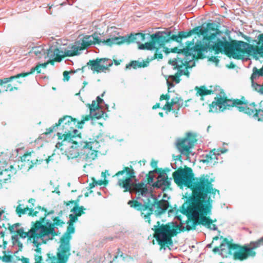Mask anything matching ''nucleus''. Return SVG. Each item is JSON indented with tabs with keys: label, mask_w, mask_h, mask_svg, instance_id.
<instances>
[{
	"label": "nucleus",
	"mask_w": 263,
	"mask_h": 263,
	"mask_svg": "<svg viewBox=\"0 0 263 263\" xmlns=\"http://www.w3.org/2000/svg\"><path fill=\"white\" fill-rule=\"evenodd\" d=\"M53 223L48 224L49 229L51 232V235L52 237H53L57 235L54 228L55 226H62L64 222L61 220L58 217H55L53 219ZM52 238H51L52 239Z\"/></svg>",
	"instance_id": "nucleus-21"
},
{
	"label": "nucleus",
	"mask_w": 263,
	"mask_h": 263,
	"mask_svg": "<svg viewBox=\"0 0 263 263\" xmlns=\"http://www.w3.org/2000/svg\"><path fill=\"white\" fill-rule=\"evenodd\" d=\"M95 142H84L81 139L79 141L73 142V145H71L70 149L68 152V157L69 159H73L77 158L80 155L79 150L81 148L88 149V152L87 153L86 158L89 159L94 160L97 156L98 151L92 150V145Z\"/></svg>",
	"instance_id": "nucleus-11"
},
{
	"label": "nucleus",
	"mask_w": 263,
	"mask_h": 263,
	"mask_svg": "<svg viewBox=\"0 0 263 263\" xmlns=\"http://www.w3.org/2000/svg\"><path fill=\"white\" fill-rule=\"evenodd\" d=\"M92 182L89 184V189H92L95 186L99 185H101L102 184L106 185L108 183V181L106 179L104 180H96L94 178H92Z\"/></svg>",
	"instance_id": "nucleus-29"
},
{
	"label": "nucleus",
	"mask_w": 263,
	"mask_h": 263,
	"mask_svg": "<svg viewBox=\"0 0 263 263\" xmlns=\"http://www.w3.org/2000/svg\"><path fill=\"white\" fill-rule=\"evenodd\" d=\"M160 107V104L159 103H157L155 105L152 107L153 109H156Z\"/></svg>",
	"instance_id": "nucleus-57"
},
{
	"label": "nucleus",
	"mask_w": 263,
	"mask_h": 263,
	"mask_svg": "<svg viewBox=\"0 0 263 263\" xmlns=\"http://www.w3.org/2000/svg\"><path fill=\"white\" fill-rule=\"evenodd\" d=\"M58 127H59V125H58V123H56L52 126L47 128L46 129V132H45V134L48 135L49 134H51L53 131H55Z\"/></svg>",
	"instance_id": "nucleus-41"
},
{
	"label": "nucleus",
	"mask_w": 263,
	"mask_h": 263,
	"mask_svg": "<svg viewBox=\"0 0 263 263\" xmlns=\"http://www.w3.org/2000/svg\"><path fill=\"white\" fill-rule=\"evenodd\" d=\"M68 51H71V50H65L64 54H63V51L60 50L58 48H55L53 51V55H51V56L54 57V58L53 60H50V63L53 64L54 62H60L65 57H69V55H66Z\"/></svg>",
	"instance_id": "nucleus-20"
},
{
	"label": "nucleus",
	"mask_w": 263,
	"mask_h": 263,
	"mask_svg": "<svg viewBox=\"0 0 263 263\" xmlns=\"http://www.w3.org/2000/svg\"><path fill=\"white\" fill-rule=\"evenodd\" d=\"M30 52L34 53L37 58L40 59L44 53V50L42 47H34L32 48Z\"/></svg>",
	"instance_id": "nucleus-28"
},
{
	"label": "nucleus",
	"mask_w": 263,
	"mask_h": 263,
	"mask_svg": "<svg viewBox=\"0 0 263 263\" xmlns=\"http://www.w3.org/2000/svg\"><path fill=\"white\" fill-rule=\"evenodd\" d=\"M0 236H1V237L3 238L5 236V232H0Z\"/></svg>",
	"instance_id": "nucleus-64"
},
{
	"label": "nucleus",
	"mask_w": 263,
	"mask_h": 263,
	"mask_svg": "<svg viewBox=\"0 0 263 263\" xmlns=\"http://www.w3.org/2000/svg\"><path fill=\"white\" fill-rule=\"evenodd\" d=\"M19 79H16V83L13 85L12 84H8L5 83L3 84V89L2 91H12L14 89L17 90L18 88V86L22 83V82L18 80Z\"/></svg>",
	"instance_id": "nucleus-24"
},
{
	"label": "nucleus",
	"mask_w": 263,
	"mask_h": 263,
	"mask_svg": "<svg viewBox=\"0 0 263 263\" xmlns=\"http://www.w3.org/2000/svg\"><path fill=\"white\" fill-rule=\"evenodd\" d=\"M81 216V213H79L77 214H70L69 215V220L68 221L67 223H70L73 224V223L77 220L78 217Z\"/></svg>",
	"instance_id": "nucleus-40"
},
{
	"label": "nucleus",
	"mask_w": 263,
	"mask_h": 263,
	"mask_svg": "<svg viewBox=\"0 0 263 263\" xmlns=\"http://www.w3.org/2000/svg\"><path fill=\"white\" fill-rule=\"evenodd\" d=\"M104 112L100 108L97 109L96 111L93 112V114H91L92 118L99 119L103 117Z\"/></svg>",
	"instance_id": "nucleus-34"
},
{
	"label": "nucleus",
	"mask_w": 263,
	"mask_h": 263,
	"mask_svg": "<svg viewBox=\"0 0 263 263\" xmlns=\"http://www.w3.org/2000/svg\"><path fill=\"white\" fill-rule=\"evenodd\" d=\"M173 177L179 186L187 187L192 193L180 207L181 212L187 216L185 226H182V221L180 224L173 222L160 224V221H157V225L154 226V237L161 249H164L173 245L172 237L180 232L195 230L198 225L201 224L212 230H217L213 220L207 216L211 213L212 198H215L216 193L220 194V191L213 187L214 179L204 174L195 177L192 169L189 167L179 168L173 173ZM178 218L181 221L179 217Z\"/></svg>",
	"instance_id": "nucleus-1"
},
{
	"label": "nucleus",
	"mask_w": 263,
	"mask_h": 263,
	"mask_svg": "<svg viewBox=\"0 0 263 263\" xmlns=\"http://www.w3.org/2000/svg\"><path fill=\"white\" fill-rule=\"evenodd\" d=\"M79 200V199L76 200H71L67 201L65 203L66 205L67 206L70 205V203H74V206L71 209V211L75 213V214H77L79 213H81V216L82 214L84 213L83 212V210H85L84 208L82 206H78V202Z\"/></svg>",
	"instance_id": "nucleus-23"
},
{
	"label": "nucleus",
	"mask_w": 263,
	"mask_h": 263,
	"mask_svg": "<svg viewBox=\"0 0 263 263\" xmlns=\"http://www.w3.org/2000/svg\"><path fill=\"white\" fill-rule=\"evenodd\" d=\"M118 254H119V255H120V256H121V257L122 256V255H123V253L121 252V251H120V249H118Z\"/></svg>",
	"instance_id": "nucleus-63"
},
{
	"label": "nucleus",
	"mask_w": 263,
	"mask_h": 263,
	"mask_svg": "<svg viewBox=\"0 0 263 263\" xmlns=\"http://www.w3.org/2000/svg\"><path fill=\"white\" fill-rule=\"evenodd\" d=\"M13 79H15L14 76L9 78H6L3 79H0V93L2 92V90L3 89V84L11 82L13 81Z\"/></svg>",
	"instance_id": "nucleus-38"
},
{
	"label": "nucleus",
	"mask_w": 263,
	"mask_h": 263,
	"mask_svg": "<svg viewBox=\"0 0 263 263\" xmlns=\"http://www.w3.org/2000/svg\"><path fill=\"white\" fill-rule=\"evenodd\" d=\"M213 252L214 253H218L220 254V247H215L213 249Z\"/></svg>",
	"instance_id": "nucleus-55"
},
{
	"label": "nucleus",
	"mask_w": 263,
	"mask_h": 263,
	"mask_svg": "<svg viewBox=\"0 0 263 263\" xmlns=\"http://www.w3.org/2000/svg\"><path fill=\"white\" fill-rule=\"evenodd\" d=\"M155 171L159 173V175L157 178V181L155 182L153 186L157 188H162L163 190L170 188L171 185V178H168L166 175V173L170 171L168 168H156Z\"/></svg>",
	"instance_id": "nucleus-15"
},
{
	"label": "nucleus",
	"mask_w": 263,
	"mask_h": 263,
	"mask_svg": "<svg viewBox=\"0 0 263 263\" xmlns=\"http://www.w3.org/2000/svg\"><path fill=\"white\" fill-rule=\"evenodd\" d=\"M152 172H150L148 174L146 175L147 183L150 184L153 182L154 180V176L150 174Z\"/></svg>",
	"instance_id": "nucleus-45"
},
{
	"label": "nucleus",
	"mask_w": 263,
	"mask_h": 263,
	"mask_svg": "<svg viewBox=\"0 0 263 263\" xmlns=\"http://www.w3.org/2000/svg\"><path fill=\"white\" fill-rule=\"evenodd\" d=\"M36 71V72L37 73H40L41 72V68L39 64H37L35 67H32L29 72L19 73L15 76H14V77L15 79H20V78H23V77L27 76L30 74H32L33 72H34V71Z\"/></svg>",
	"instance_id": "nucleus-27"
},
{
	"label": "nucleus",
	"mask_w": 263,
	"mask_h": 263,
	"mask_svg": "<svg viewBox=\"0 0 263 263\" xmlns=\"http://www.w3.org/2000/svg\"><path fill=\"white\" fill-rule=\"evenodd\" d=\"M176 105L177 106V111H178L179 109L183 105V100L181 98L176 97Z\"/></svg>",
	"instance_id": "nucleus-42"
},
{
	"label": "nucleus",
	"mask_w": 263,
	"mask_h": 263,
	"mask_svg": "<svg viewBox=\"0 0 263 263\" xmlns=\"http://www.w3.org/2000/svg\"><path fill=\"white\" fill-rule=\"evenodd\" d=\"M209 61L215 63V64L216 65H217L218 64L219 62V60L218 59V58L215 56H211V57H210L209 58Z\"/></svg>",
	"instance_id": "nucleus-44"
},
{
	"label": "nucleus",
	"mask_w": 263,
	"mask_h": 263,
	"mask_svg": "<svg viewBox=\"0 0 263 263\" xmlns=\"http://www.w3.org/2000/svg\"><path fill=\"white\" fill-rule=\"evenodd\" d=\"M34 152L25 153L22 157L21 159L22 161H27L28 163V170L32 168L34 165H37L41 164L44 160L46 161L47 163L51 160V156H48L47 158L45 159L43 158H39L36 157Z\"/></svg>",
	"instance_id": "nucleus-16"
},
{
	"label": "nucleus",
	"mask_w": 263,
	"mask_h": 263,
	"mask_svg": "<svg viewBox=\"0 0 263 263\" xmlns=\"http://www.w3.org/2000/svg\"><path fill=\"white\" fill-rule=\"evenodd\" d=\"M77 120L70 116L65 115L60 118L58 122L59 127L62 129L61 133H58V139L63 140L61 143L58 142L56 146L58 147L63 145V142H68L73 145V142L79 141L81 140L80 133L76 129L78 127Z\"/></svg>",
	"instance_id": "nucleus-7"
},
{
	"label": "nucleus",
	"mask_w": 263,
	"mask_h": 263,
	"mask_svg": "<svg viewBox=\"0 0 263 263\" xmlns=\"http://www.w3.org/2000/svg\"><path fill=\"white\" fill-rule=\"evenodd\" d=\"M27 211H29L28 215L32 217L37 216L39 213V211L33 209V206H26L25 208L22 209L20 205H17L15 209V212L19 217L25 215Z\"/></svg>",
	"instance_id": "nucleus-19"
},
{
	"label": "nucleus",
	"mask_w": 263,
	"mask_h": 263,
	"mask_svg": "<svg viewBox=\"0 0 263 263\" xmlns=\"http://www.w3.org/2000/svg\"><path fill=\"white\" fill-rule=\"evenodd\" d=\"M253 74L251 76V79L253 80V78H255L257 76H263V68L258 69L257 68L254 67L253 69Z\"/></svg>",
	"instance_id": "nucleus-37"
},
{
	"label": "nucleus",
	"mask_w": 263,
	"mask_h": 263,
	"mask_svg": "<svg viewBox=\"0 0 263 263\" xmlns=\"http://www.w3.org/2000/svg\"><path fill=\"white\" fill-rule=\"evenodd\" d=\"M35 251H36V252L37 253H39L38 254H41V248H38V247H37V248L35 249Z\"/></svg>",
	"instance_id": "nucleus-62"
},
{
	"label": "nucleus",
	"mask_w": 263,
	"mask_h": 263,
	"mask_svg": "<svg viewBox=\"0 0 263 263\" xmlns=\"http://www.w3.org/2000/svg\"><path fill=\"white\" fill-rule=\"evenodd\" d=\"M252 86L254 90L260 95H263V85L258 84L252 80Z\"/></svg>",
	"instance_id": "nucleus-33"
},
{
	"label": "nucleus",
	"mask_w": 263,
	"mask_h": 263,
	"mask_svg": "<svg viewBox=\"0 0 263 263\" xmlns=\"http://www.w3.org/2000/svg\"><path fill=\"white\" fill-rule=\"evenodd\" d=\"M125 173H126V176L123 178L119 179L118 181V185L124 189V192H129L130 193H134L138 195L137 198H139L140 196H144L148 193L147 184L144 182L131 183L132 179L135 177V173L132 166L130 167H124L123 170L118 172L115 176L118 177Z\"/></svg>",
	"instance_id": "nucleus-8"
},
{
	"label": "nucleus",
	"mask_w": 263,
	"mask_h": 263,
	"mask_svg": "<svg viewBox=\"0 0 263 263\" xmlns=\"http://www.w3.org/2000/svg\"><path fill=\"white\" fill-rule=\"evenodd\" d=\"M63 80L64 81H69V79H70V76H69V72L67 71H64L63 72Z\"/></svg>",
	"instance_id": "nucleus-46"
},
{
	"label": "nucleus",
	"mask_w": 263,
	"mask_h": 263,
	"mask_svg": "<svg viewBox=\"0 0 263 263\" xmlns=\"http://www.w3.org/2000/svg\"><path fill=\"white\" fill-rule=\"evenodd\" d=\"M35 210H37V211H39V212L40 211L44 212V216L42 217H45V220L46 219V218L48 215L50 214H53L54 213V211L53 210L48 212L46 209L43 207H41V206L35 207Z\"/></svg>",
	"instance_id": "nucleus-36"
},
{
	"label": "nucleus",
	"mask_w": 263,
	"mask_h": 263,
	"mask_svg": "<svg viewBox=\"0 0 263 263\" xmlns=\"http://www.w3.org/2000/svg\"><path fill=\"white\" fill-rule=\"evenodd\" d=\"M187 37L185 31H180L177 35H171V32L159 31L151 35V41L139 45L141 49L153 50L156 47H163L171 40L180 43L183 38Z\"/></svg>",
	"instance_id": "nucleus-9"
},
{
	"label": "nucleus",
	"mask_w": 263,
	"mask_h": 263,
	"mask_svg": "<svg viewBox=\"0 0 263 263\" xmlns=\"http://www.w3.org/2000/svg\"><path fill=\"white\" fill-rule=\"evenodd\" d=\"M151 165L152 167L155 168V169H156V167H157V161H155V160H152L151 163Z\"/></svg>",
	"instance_id": "nucleus-54"
},
{
	"label": "nucleus",
	"mask_w": 263,
	"mask_h": 263,
	"mask_svg": "<svg viewBox=\"0 0 263 263\" xmlns=\"http://www.w3.org/2000/svg\"><path fill=\"white\" fill-rule=\"evenodd\" d=\"M145 39V34L138 33L135 34H130L126 36H111L106 40L102 41L99 37L94 33L91 35H85L81 40L80 46H72L71 51H68L66 55L74 56L79 54V51L85 50L92 44H103L111 47L113 45H120L124 43L129 44L133 42L139 43L140 41H143Z\"/></svg>",
	"instance_id": "nucleus-4"
},
{
	"label": "nucleus",
	"mask_w": 263,
	"mask_h": 263,
	"mask_svg": "<svg viewBox=\"0 0 263 263\" xmlns=\"http://www.w3.org/2000/svg\"><path fill=\"white\" fill-rule=\"evenodd\" d=\"M45 222V217H41L39 220L32 222V227L30 230L31 235L29 237L32 238L33 243H35L36 240L39 238L51 235L49 226H47L48 223L44 224Z\"/></svg>",
	"instance_id": "nucleus-13"
},
{
	"label": "nucleus",
	"mask_w": 263,
	"mask_h": 263,
	"mask_svg": "<svg viewBox=\"0 0 263 263\" xmlns=\"http://www.w3.org/2000/svg\"><path fill=\"white\" fill-rule=\"evenodd\" d=\"M226 150L222 149H213L208 154L205 155L204 157L205 159L202 160L203 163H213L214 164L217 163L218 157L220 155V153H224Z\"/></svg>",
	"instance_id": "nucleus-18"
},
{
	"label": "nucleus",
	"mask_w": 263,
	"mask_h": 263,
	"mask_svg": "<svg viewBox=\"0 0 263 263\" xmlns=\"http://www.w3.org/2000/svg\"><path fill=\"white\" fill-rule=\"evenodd\" d=\"M92 119L91 113L89 115L83 116L81 120L77 121V126L79 128H83V125L86 121Z\"/></svg>",
	"instance_id": "nucleus-30"
},
{
	"label": "nucleus",
	"mask_w": 263,
	"mask_h": 263,
	"mask_svg": "<svg viewBox=\"0 0 263 263\" xmlns=\"http://www.w3.org/2000/svg\"><path fill=\"white\" fill-rule=\"evenodd\" d=\"M12 256L11 255L5 254L4 256L1 257V260L4 262H10L12 261Z\"/></svg>",
	"instance_id": "nucleus-43"
},
{
	"label": "nucleus",
	"mask_w": 263,
	"mask_h": 263,
	"mask_svg": "<svg viewBox=\"0 0 263 263\" xmlns=\"http://www.w3.org/2000/svg\"><path fill=\"white\" fill-rule=\"evenodd\" d=\"M128 204L141 212V216L146 222H151V216L154 212L157 215L165 213L168 208L169 202L165 200H158L153 195H151L143 204L136 200H129Z\"/></svg>",
	"instance_id": "nucleus-6"
},
{
	"label": "nucleus",
	"mask_w": 263,
	"mask_h": 263,
	"mask_svg": "<svg viewBox=\"0 0 263 263\" xmlns=\"http://www.w3.org/2000/svg\"><path fill=\"white\" fill-rule=\"evenodd\" d=\"M28 203H30L31 205L30 206H33V208L34 206V202H35V200L33 198H30L28 200Z\"/></svg>",
	"instance_id": "nucleus-53"
},
{
	"label": "nucleus",
	"mask_w": 263,
	"mask_h": 263,
	"mask_svg": "<svg viewBox=\"0 0 263 263\" xmlns=\"http://www.w3.org/2000/svg\"><path fill=\"white\" fill-rule=\"evenodd\" d=\"M158 47H159L156 46V47L154 48V49L156 48V52L155 53L154 55H153V57H152L150 59L147 58V60H149V62L151 61L155 60V59H162V58H163L162 54L161 53H157V51L158 50Z\"/></svg>",
	"instance_id": "nucleus-39"
},
{
	"label": "nucleus",
	"mask_w": 263,
	"mask_h": 263,
	"mask_svg": "<svg viewBox=\"0 0 263 263\" xmlns=\"http://www.w3.org/2000/svg\"><path fill=\"white\" fill-rule=\"evenodd\" d=\"M108 59L106 58H97L95 60H90L83 66L80 70L84 72L85 68L87 67L93 73L106 72L109 71V67L112 65V63H106Z\"/></svg>",
	"instance_id": "nucleus-14"
},
{
	"label": "nucleus",
	"mask_w": 263,
	"mask_h": 263,
	"mask_svg": "<svg viewBox=\"0 0 263 263\" xmlns=\"http://www.w3.org/2000/svg\"><path fill=\"white\" fill-rule=\"evenodd\" d=\"M18 260H21L22 263H29V260L28 258L22 257L21 259L18 258Z\"/></svg>",
	"instance_id": "nucleus-50"
},
{
	"label": "nucleus",
	"mask_w": 263,
	"mask_h": 263,
	"mask_svg": "<svg viewBox=\"0 0 263 263\" xmlns=\"http://www.w3.org/2000/svg\"><path fill=\"white\" fill-rule=\"evenodd\" d=\"M235 67V65L233 62H231L230 65L228 66V67L229 68H234Z\"/></svg>",
	"instance_id": "nucleus-58"
},
{
	"label": "nucleus",
	"mask_w": 263,
	"mask_h": 263,
	"mask_svg": "<svg viewBox=\"0 0 263 263\" xmlns=\"http://www.w3.org/2000/svg\"><path fill=\"white\" fill-rule=\"evenodd\" d=\"M149 63V60H147L145 61L140 62L138 61H132L129 64H126V68L130 69V67H133L134 69H137V68L146 67L148 66Z\"/></svg>",
	"instance_id": "nucleus-22"
},
{
	"label": "nucleus",
	"mask_w": 263,
	"mask_h": 263,
	"mask_svg": "<svg viewBox=\"0 0 263 263\" xmlns=\"http://www.w3.org/2000/svg\"><path fill=\"white\" fill-rule=\"evenodd\" d=\"M3 162L0 161V180L1 182L4 181L6 182L8 180L10 179L11 176L15 174L16 171L13 166L10 165L5 166H2Z\"/></svg>",
	"instance_id": "nucleus-17"
},
{
	"label": "nucleus",
	"mask_w": 263,
	"mask_h": 263,
	"mask_svg": "<svg viewBox=\"0 0 263 263\" xmlns=\"http://www.w3.org/2000/svg\"><path fill=\"white\" fill-rule=\"evenodd\" d=\"M50 63V60L47 62H45L44 63H39L41 68H46L47 65Z\"/></svg>",
	"instance_id": "nucleus-51"
},
{
	"label": "nucleus",
	"mask_w": 263,
	"mask_h": 263,
	"mask_svg": "<svg viewBox=\"0 0 263 263\" xmlns=\"http://www.w3.org/2000/svg\"><path fill=\"white\" fill-rule=\"evenodd\" d=\"M169 63L174 66V69H177V71L174 75L166 76L165 78H170L176 83H179L181 79L180 77L183 75L189 77L190 72L188 69L191 67L189 65L187 59L184 58L177 57L173 60H170Z\"/></svg>",
	"instance_id": "nucleus-10"
},
{
	"label": "nucleus",
	"mask_w": 263,
	"mask_h": 263,
	"mask_svg": "<svg viewBox=\"0 0 263 263\" xmlns=\"http://www.w3.org/2000/svg\"><path fill=\"white\" fill-rule=\"evenodd\" d=\"M212 25H213V24H211V23H208V24H207V27H208V28H209V29H211V30H215V29L214 28H211V27H210V26H212Z\"/></svg>",
	"instance_id": "nucleus-60"
},
{
	"label": "nucleus",
	"mask_w": 263,
	"mask_h": 263,
	"mask_svg": "<svg viewBox=\"0 0 263 263\" xmlns=\"http://www.w3.org/2000/svg\"><path fill=\"white\" fill-rule=\"evenodd\" d=\"M167 84L168 86V89L170 88V87H173L174 85L171 82H169L168 81H167Z\"/></svg>",
	"instance_id": "nucleus-61"
},
{
	"label": "nucleus",
	"mask_w": 263,
	"mask_h": 263,
	"mask_svg": "<svg viewBox=\"0 0 263 263\" xmlns=\"http://www.w3.org/2000/svg\"><path fill=\"white\" fill-rule=\"evenodd\" d=\"M195 89L197 91L196 94L201 97L212 94L214 92L212 89H208L205 86H196Z\"/></svg>",
	"instance_id": "nucleus-25"
},
{
	"label": "nucleus",
	"mask_w": 263,
	"mask_h": 263,
	"mask_svg": "<svg viewBox=\"0 0 263 263\" xmlns=\"http://www.w3.org/2000/svg\"><path fill=\"white\" fill-rule=\"evenodd\" d=\"M103 99H102L99 96L97 97V100L96 101L97 103H98V105H99L100 104H101L103 102Z\"/></svg>",
	"instance_id": "nucleus-56"
},
{
	"label": "nucleus",
	"mask_w": 263,
	"mask_h": 263,
	"mask_svg": "<svg viewBox=\"0 0 263 263\" xmlns=\"http://www.w3.org/2000/svg\"><path fill=\"white\" fill-rule=\"evenodd\" d=\"M87 106L89 107L90 113L91 114H93V112L96 111L97 109L100 108L98 103H97L95 100L92 101L91 104H88Z\"/></svg>",
	"instance_id": "nucleus-32"
},
{
	"label": "nucleus",
	"mask_w": 263,
	"mask_h": 263,
	"mask_svg": "<svg viewBox=\"0 0 263 263\" xmlns=\"http://www.w3.org/2000/svg\"><path fill=\"white\" fill-rule=\"evenodd\" d=\"M262 246L263 237L243 246L233 243L224 238L219 246L220 255L223 257L232 256L234 260L243 261L249 257H254L256 254L255 250Z\"/></svg>",
	"instance_id": "nucleus-5"
},
{
	"label": "nucleus",
	"mask_w": 263,
	"mask_h": 263,
	"mask_svg": "<svg viewBox=\"0 0 263 263\" xmlns=\"http://www.w3.org/2000/svg\"><path fill=\"white\" fill-rule=\"evenodd\" d=\"M16 233L18 235L20 236V237L22 238H25L28 237V239L31 240L32 238H30L29 236L31 235L30 233V230L28 232H24V229L23 228H21L17 230Z\"/></svg>",
	"instance_id": "nucleus-31"
},
{
	"label": "nucleus",
	"mask_w": 263,
	"mask_h": 263,
	"mask_svg": "<svg viewBox=\"0 0 263 263\" xmlns=\"http://www.w3.org/2000/svg\"><path fill=\"white\" fill-rule=\"evenodd\" d=\"M176 98H173V99H171L170 102H168V103L170 104H171V105L172 106V108L174 106L176 105Z\"/></svg>",
	"instance_id": "nucleus-52"
},
{
	"label": "nucleus",
	"mask_w": 263,
	"mask_h": 263,
	"mask_svg": "<svg viewBox=\"0 0 263 263\" xmlns=\"http://www.w3.org/2000/svg\"><path fill=\"white\" fill-rule=\"evenodd\" d=\"M236 107L240 112L253 116L258 121H263V109L258 108L254 102L249 103L245 97L240 99H230L227 97H216L209 105V111L221 112L226 109Z\"/></svg>",
	"instance_id": "nucleus-3"
},
{
	"label": "nucleus",
	"mask_w": 263,
	"mask_h": 263,
	"mask_svg": "<svg viewBox=\"0 0 263 263\" xmlns=\"http://www.w3.org/2000/svg\"><path fill=\"white\" fill-rule=\"evenodd\" d=\"M19 226V223H15L12 226H11L9 227V230L11 233H13L14 232V227Z\"/></svg>",
	"instance_id": "nucleus-49"
},
{
	"label": "nucleus",
	"mask_w": 263,
	"mask_h": 263,
	"mask_svg": "<svg viewBox=\"0 0 263 263\" xmlns=\"http://www.w3.org/2000/svg\"><path fill=\"white\" fill-rule=\"evenodd\" d=\"M114 62L116 65H119L120 64L121 60L118 61L116 60H114Z\"/></svg>",
	"instance_id": "nucleus-59"
},
{
	"label": "nucleus",
	"mask_w": 263,
	"mask_h": 263,
	"mask_svg": "<svg viewBox=\"0 0 263 263\" xmlns=\"http://www.w3.org/2000/svg\"><path fill=\"white\" fill-rule=\"evenodd\" d=\"M163 110H166V112L173 111L174 113L175 114V116L177 117L178 116V111L175 110V109H173L171 104L168 103V102H167L163 106L162 108Z\"/></svg>",
	"instance_id": "nucleus-35"
},
{
	"label": "nucleus",
	"mask_w": 263,
	"mask_h": 263,
	"mask_svg": "<svg viewBox=\"0 0 263 263\" xmlns=\"http://www.w3.org/2000/svg\"><path fill=\"white\" fill-rule=\"evenodd\" d=\"M197 141V134L187 132L183 138L177 139L175 146L181 154L189 157L191 153V149L194 147Z\"/></svg>",
	"instance_id": "nucleus-12"
},
{
	"label": "nucleus",
	"mask_w": 263,
	"mask_h": 263,
	"mask_svg": "<svg viewBox=\"0 0 263 263\" xmlns=\"http://www.w3.org/2000/svg\"><path fill=\"white\" fill-rule=\"evenodd\" d=\"M170 95H168L167 94H166V95L162 94L160 96V101H162L163 100L168 101L170 100Z\"/></svg>",
	"instance_id": "nucleus-47"
},
{
	"label": "nucleus",
	"mask_w": 263,
	"mask_h": 263,
	"mask_svg": "<svg viewBox=\"0 0 263 263\" xmlns=\"http://www.w3.org/2000/svg\"><path fill=\"white\" fill-rule=\"evenodd\" d=\"M208 31L207 28L202 29L200 26H197L193 28V29L186 32L187 37L190 36L193 33L197 34L198 35H204Z\"/></svg>",
	"instance_id": "nucleus-26"
},
{
	"label": "nucleus",
	"mask_w": 263,
	"mask_h": 263,
	"mask_svg": "<svg viewBox=\"0 0 263 263\" xmlns=\"http://www.w3.org/2000/svg\"><path fill=\"white\" fill-rule=\"evenodd\" d=\"M217 33L209 35H204L202 41H200L195 44L194 39L187 42L185 48L178 50L177 47L174 48L172 51L178 53H183L185 57L192 56L193 59H202L205 58L204 53L208 50H213L215 54L223 51L229 57L234 59H243L245 56H249L253 53H258L263 57V45L260 47L254 46L241 41H227L226 37H223V40L218 39L214 44L213 40ZM259 43H263V33L258 35Z\"/></svg>",
	"instance_id": "nucleus-2"
},
{
	"label": "nucleus",
	"mask_w": 263,
	"mask_h": 263,
	"mask_svg": "<svg viewBox=\"0 0 263 263\" xmlns=\"http://www.w3.org/2000/svg\"><path fill=\"white\" fill-rule=\"evenodd\" d=\"M34 259L35 262H41L42 260V256L40 254L35 255Z\"/></svg>",
	"instance_id": "nucleus-48"
}]
</instances>
